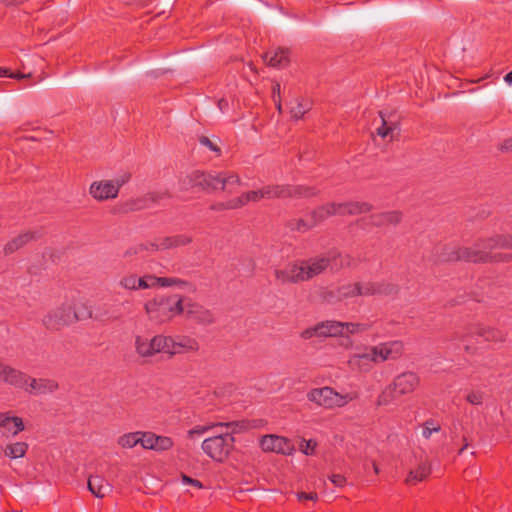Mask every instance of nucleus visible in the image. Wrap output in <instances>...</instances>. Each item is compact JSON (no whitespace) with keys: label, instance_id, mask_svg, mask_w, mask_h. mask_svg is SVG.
I'll return each instance as SVG.
<instances>
[{"label":"nucleus","instance_id":"11","mask_svg":"<svg viewBox=\"0 0 512 512\" xmlns=\"http://www.w3.org/2000/svg\"><path fill=\"white\" fill-rule=\"evenodd\" d=\"M78 320L77 313L70 303H63L49 310L42 318L43 326L49 331H59Z\"/></svg>","mask_w":512,"mask_h":512},{"label":"nucleus","instance_id":"59","mask_svg":"<svg viewBox=\"0 0 512 512\" xmlns=\"http://www.w3.org/2000/svg\"><path fill=\"white\" fill-rule=\"evenodd\" d=\"M480 249L483 251H489L490 253H494V250H496V249H512V247H501V246L488 247L486 245H480Z\"/></svg>","mask_w":512,"mask_h":512},{"label":"nucleus","instance_id":"51","mask_svg":"<svg viewBox=\"0 0 512 512\" xmlns=\"http://www.w3.org/2000/svg\"><path fill=\"white\" fill-rule=\"evenodd\" d=\"M199 142H200L202 145H204V146L208 147L211 151H213V152L217 153V155H220V153H221L220 148H219L216 144H214V143H213V142H212L208 137H206V136H201V137L199 138Z\"/></svg>","mask_w":512,"mask_h":512},{"label":"nucleus","instance_id":"33","mask_svg":"<svg viewBox=\"0 0 512 512\" xmlns=\"http://www.w3.org/2000/svg\"><path fill=\"white\" fill-rule=\"evenodd\" d=\"M141 431L128 432L117 438V444L123 449H132L141 442Z\"/></svg>","mask_w":512,"mask_h":512},{"label":"nucleus","instance_id":"61","mask_svg":"<svg viewBox=\"0 0 512 512\" xmlns=\"http://www.w3.org/2000/svg\"><path fill=\"white\" fill-rule=\"evenodd\" d=\"M218 107H219L220 111L224 112L228 107V101L223 98L220 99L218 101Z\"/></svg>","mask_w":512,"mask_h":512},{"label":"nucleus","instance_id":"45","mask_svg":"<svg viewBox=\"0 0 512 512\" xmlns=\"http://www.w3.org/2000/svg\"><path fill=\"white\" fill-rule=\"evenodd\" d=\"M155 444H156V448L154 451L156 452H164V451H168L170 450L173 445H174V442L172 440V438L168 437V436H162V435H158L157 439H155Z\"/></svg>","mask_w":512,"mask_h":512},{"label":"nucleus","instance_id":"18","mask_svg":"<svg viewBox=\"0 0 512 512\" xmlns=\"http://www.w3.org/2000/svg\"><path fill=\"white\" fill-rule=\"evenodd\" d=\"M376 364L388 360H397L404 352V344L401 341H390L372 346Z\"/></svg>","mask_w":512,"mask_h":512},{"label":"nucleus","instance_id":"42","mask_svg":"<svg viewBox=\"0 0 512 512\" xmlns=\"http://www.w3.org/2000/svg\"><path fill=\"white\" fill-rule=\"evenodd\" d=\"M288 227L291 230H295L298 232H307L308 230L312 229L314 227L311 219L309 221H306L304 219H292L288 222Z\"/></svg>","mask_w":512,"mask_h":512},{"label":"nucleus","instance_id":"16","mask_svg":"<svg viewBox=\"0 0 512 512\" xmlns=\"http://www.w3.org/2000/svg\"><path fill=\"white\" fill-rule=\"evenodd\" d=\"M273 275L279 285L304 282L303 268L301 267L300 261L290 262L283 267L275 268Z\"/></svg>","mask_w":512,"mask_h":512},{"label":"nucleus","instance_id":"6","mask_svg":"<svg viewBox=\"0 0 512 512\" xmlns=\"http://www.w3.org/2000/svg\"><path fill=\"white\" fill-rule=\"evenodd\" d=\"M420 385V377L412 371L397 375L379 394L377 406H387L401 396L413 393Z\"/></svg>","mask_w":512,"mask_h":512},{"label":"nucleus","instance_id":"7","mask_svg":"<svg viewBox=\"0 0 512 512\" xmlns=\"http://www.w3.org/2000/svg\"><path fill=\"white\" fill-rule=\"evenodd\" d=\"M372 205L368 202L349 201L343 203H327L315 208L310 213V219L315 226L334 215H359L371 211Z\"/></svg>","mask_w":512,"mask_h":512},{"label":"nucleus","instance_id":"55","mask_svg":"<svg viewBox=\"0 0 512 512\" xmlns=\"http://www.w3.org/2000/svg\"><path fill=\"white\" fill-rule=\"evenodd\" d=\"M329 479L336 487H343L346 483V478L341 474H332Z\"/></svg>","mask_w":512,"mask_h":512},{"label":"nucleus","instance_id":"1","mask_svg":"<svg viewBox=\"0 0 512 512\" xmlns=\"http://www.w3.org/2000/svg\"><path fill=\"white\" fill-rule=\"evenodd\" d=\"M480 245L488 247H512V235L498 234L491 237L479 238L470 246L445 247L441 255L442 261H465L470 263H491L492 253L480 249Z\"/></svg>","mask_w":512,"mask_h":512},{"label":"nucleus","instance_id":"46","mask_svg":"<svg viewBox=\"0 0 512 512\" xmlns=\"http://www.w3.org/2000/svg\"><path fill=\"white\" fill-rule=\"evenodd\" d=\"M140 279H141L142 283L140 286H138L139 290H145V289L159 286L160 280H159V277H157V276L147 274V275L140 277Z\"/></svg>","mask_w":512,"mask_h":512},{"label":"nucleus","instance_id":"52","mask_svg":"<svg viewBox=\"0 0 512 512\" xmlns=\"http://www.w3.org/2000/svg\"><path fill=\"white\" fill-rule=\"evenodd\" d=\"M512 261V254L492 253L491 263Z\"/></svg>","mask_w":512,"mask_h":512},{"label":"nucleus","instance_id":"30","mask_svg":"<svg viewBox=\"0 0 512 512\" xmlns=\"http://www.w3.org/2000/svg\"><path fill=\"white\" fill-rule=\"evenodd\" d=\"M156 336L157 353L168 354L169 357L175 355V339L171 336H165L162 334Z\"/></svg>","mask_w":512,"mask_h":512},{"label":"nucleus","instance_id":"4","mask_svg":"<svg viewBox=\"0 0 512 512\" xmlns=\"http://www.w3.org/2000/svg\"><path fill=\"white\" fill-rule=\"evenodd\" d=\"M303 268L304 282L322 274L328 268L331 271H338L341 268L351 266L353 258L348 254L329 253L328 255H321L300 261Z\"/></svg>","mask_w":512,"mask_h":512},{"label":"nucleus","instance_id":"39","mask_svg":"<svg viewBox=\"0 0 512 512\" xmlns=\"http://www.w3.org/2000/svg\"><path fill=\"white\" fill-rule=\"evenodd\" d=\"M159 280H160L159 286H161V287H169V286L177 285L182 289H186L187 291H195V287L191 283H189L185 280H181L179 278L159 277Z\"/></svg>","mask_w":512,"mask_h":512},{"label":"nucleus","instance_id":"60","mask_svg":"<svg viewBox=\"0 0 512 512\" xmlns=\"http://www.w3.org/2000/svg\"><path fill=\"white\" fill-rule=\"evenodd\" d=\"M30 76H31V74H30V73H29V74H23V73H20V72H18V73H12V72H10V74H9V77H10V78H14V79H18V80H20V79H24V78H28V77H30Z\"/></svg>","mask_w":512,"mask_h":512},{"label":"nucleus","instance_id":"29","mask_svg":"<svg viewBox=\"0 0 512 512\" xmlns=\"http://www.w3.org/2000/svg\"><path fill=\"white\" fill-rule=\"evenodd\" d=\"M264 61L271 67H284L288 64L287 52L283 49L267 52Z\"/></svg>","mask_w":512,"mask_h":512},{"label":"nucleus","instance_id":"53","mask_svg":"<svg viewBox=\"0 0 512 512\" xmlns=\"http://www.w3.org/2000/svg\"><path fill=\"white\" fill-rule=\"evenodd\" d=\"M297 496V499L300 501V502H303V501H307V500H310V501H316L318 499V495L317 493H314V492H310V493H306V492H298L296 494Z\"/></svg>","mask_w":512,"mask_h":512},{"label":"nucleus","instance_id":"12","mask_svg":"<svg viewBox=\"0 0 512 512\" xmlns=\"http://www.w3.org/2000/svg\"><path fill=\"white\" fill-rule=\"evenodd\" d=\"M201 447L204 453L214 461L224 462L234 447V437L228 432L220 433L206 438Z\"/></svg>","mask_w":512,"mask_h":512},{"label":"nucleus","instance_id":"34","mask_svg":"<svg viewBox=\"0 0 512 512\" xmlns=\"http://www.w3.org/2000/svg\"><path fill=\"white\" fill-rule=\"evenodd\" d=\"M311 109V102L303 98L295 99L294 104L290 107L291 117L298 120L301 119Z\"/></svg>","mask_w":512,"mask_h":512},{"label":"nucleus","instance_id":"62","mask_svg":"<svg viewBox=\"0 0 512 512\" xmlns=\"http://www.w3.org/2000/svg\"><path fill=\"white\" fill-rule=\"evenodd\" d=\"M276 97L280 98V84L279 83H276L273 86V98L276 99Z\"/></svg>","mask_w":512,"mask_h":512},{"label":"nucleus","instance_id":"20","mask_svg":"<svg viewBox=\"0 0 512 512\" xmlns=\"http://www.w3.org/2000/svg\"><path fill=\"white\" fill-rule=\"evenodd\" d=\"M40 236L41 235L38 231L22 232V233L18 234L17 236H15L14 238H12L11 240H9L4 245L3 253L6 256L11 255V254L15 253L16 251L20 250L21 248H23L25 245H27L31 241L37 240L38 238H40Z\"/></svg>","mask_w":512,"mask_h":512},{"label":"nucleus","instance_id":"15","mask_svg":"<svg viewBox=\"0 0 512 512\" xmlns=\"http://www.w3.org/2000/svg\"><path fill=\"white\" fill-rule=\"evenodd\" d=\"M359 296H393L399 292V286L386 280L358 282Z\"/></svg>","mask_w":512,"mask_h":512},{"label":"nucleus","instance_id":"35","mask_svg":"<svg viewBox=\"0 0 512 512\" xmlns=\"http://www.w3.org/2000/svg\"><path fill=\"white\" fill-rule=\"evenodd\" d=\"M28 450V444L25 442H15L8 444L4 448V454L10 459L22 458L25 456Z\"/></svg>","mask_w":512,"mask_h":512},{"label":"nucleus","instance_id":"10","mask_svg":"<svg viewBox=\"0 0 512 512\" xmlns=\"http://www.w3.org/2000/svg\"><path fill=\"white\" fill-rule=\"evenodd\" d=\"M477 337L482 338L486 342L495 343L506 340V334L497 328L483 325L473 326L466 333L459 335V339L465 343L464 351L468 355H476L478 353V347L473 343V340H476Z\"/></svg>","mask_w":512,"mask_h":512},{"label":"nucleus","instance_id":"8","mask_svg":"<svg viewBox=\"0 0 512 512\" xmlns=\"http://www.w3.org/2000/svg\"><path fill=\"white\" fill-rule=\"evenodd\" d=\"M262 199H286V198H311L320 193V190L314 186L307 185H289V184H271L260 188Z\"/></svg>","mask_w":512,"mask_h":512},{"label":"nucleus","instance_id":"40","mask_svg":"<svg viewBox=\"0 0 512 512\" xmlns=\"http://www.w3.org/2000/svg\"><path fill=\"white\" fill-rule=\"evenodd\" d=\"M486 398V393L479 389H471L468 390L465 395V400L474 406H480L484 403Z\"/></svg>","mask_w":512,"mask_h":512},{"label":"nucleus","instance_id":"38","mask_svg":"<svg viewBox=\"0 0 512 512\" xmlns=\"http://www.w3.org/2000/svg\"><path fill=\"white\" fill-rule=\"evenodd\" d=\"M141 283V279L137 274L127 273L120 278L118 285L125 290L137 291Z\"/></svg>","mask_w":512,"mask_h":512},{"label":"nucleus","instance_id":"22","mask_svg":"<svg viewBox=\"0 0 512 512\" xmlns=\"http://www.w3.org/2000/svg\"><path fill=\"white\" fill-rule=\"evenodd\" d=\"M348 363L353 369L361 371L370 370L371 363L376 364V358L372 346L365 347L362 352H358L350 356Z\"/></svg>","mask_w":512,"mask_h":512},{"label":"nucleus","instance_id":"23","mask_svg":"<svg viewBox=\"0 0 512 512\" xmlns=\"http://www.w3.org/2000/svg\"><path fill=\"white\" fill-rule=\"evenodd\" d=\"M370 224L374 227L396 226L402 221V213L398 210L372 214Z\"/></svg>","mask_w":512,"mask_h":512},{"label":"nucleus","instance_id":"26","mask_svg":"<svg viewBox=\"0 0 512 512\" xmlns=\"http://www.w3.org/2000/svg\"><path fill=\"white\" fill-rule=\"evenodd\" d=\"M431 474V464L429 461H421L415 469H411L405 479L408 485H415L425 480Z\"/></svg>","mask_w":512,"mask_h":512},{"label":"nucleus","instance_id":"28","mask_svg":"<svg viewBox=\"0 0 512 512\" xmlns=\"http://www.w3.org/2000/svg\"><path fill=\"white\" fill-rule=\"evenodd\" d=\"M236 425H237V423H235V422H217V423H212V424H208V425H197L194 428L188 430L187 437L189 439H195L196 437H200V436L204 435L205 433H207L208 431H210L213 428H217V427L230 428V427L236 426Z\"/></svg>","mask_w":512,"mask_h":512},{"label":"nucleus","instance_id":"37","mask_svg":"<svg viewBox=\"0 0 512 512\" xmlns=\"http://www.w3.org/2000/svg\"><path fill=\"white\" fill-rule=\"evenodd\" d=\"M163 238L165 243V250L186 246L192 242V237L185 234L168 236Z\"/></svg>","mask_w":512,"mask_h":512},{"label":"nucleus","instance_id":"17","mask_svg":"<svg viewBox=\"0 0 512 512\" xmlns=\"http://www.w3.org/2000/svg\"><path fill=\"white\" fill-rule=\"evenodd\" d=\"M260 447L264 452H275L283 455H291L294 451V446L287 438L274 434L262 436Z\"/></svg>","mask_w":512,"mask_h":512},{"label":"nucleus","instance_id":"13","mask_svg":"<svg viewBox=\"0 0 512 512\" xmlns=\"http://www.w3.org/2000/svg\"><path fill=\"white\" fill-rule=\"evenodd\" d=\"M343 325L340 321L326 320L316 323L304 329L300 333L303 340H310L312 338H328V337H342Z\"/></svg>","mask_w":512,"mask_h":512},{"label":"nucleus","instance_id":"21","mask_svg":"<svg viewBox=\"0 0 512 512\" xmlns=\"http://www.w3.org/2000/svg\"><path fill=\"white\" fill-rule=\"evenodd\" d=\"M380 126L376 128V134L383 139L389 137V141L395 138V133L399 134V122L392 120L393 114L387 116L383 111H379Z\"/></svg>","mask_w":512,"mask_h":512},{"label":"nucleus","instance_id":"5","mask_svg":"<svg viewBox=\"0 0 512 512\" xmlns=\"http://www.w3.org/2000/svg\"><path fill=\"white\" fill-rule=\"evenodd\" d=\"M182 296H159L145 303L144 309L150 321L163 324L171 321L176 315H181Z\"/></svg>","mask_w":512,"mask_h":512},{"label":"nucleus","instance_id":"44","mask_svg":"<svg viewBox=\"0 0 512 512\" xmlns=\"http://www.w3.org/2000/svg\"><path fill=\"white\" fill-rule=\"evenodd\" d=\"M343 325V336L348 334H357L368 329V325L361 323L341 322Z\"/></svg>","mask_w":512,"mask_h":512},{"label":"nucleus","instance_id":"41","mask_svg":"<svg viewBox=\"0 0 512 512\" xmlns=\"http://www.w3.org/2000/svg\"><path fill=\"white\" fill-rule=\"evenodd\" d=\"M422 436L425 439H430L433 433H438L441 430V425L433 419L426 420L422 425Z\"/></svg>","mask_w":512,"mask_h":512},{"label":"nucleus","instance_id":"19","mask_svg":"<svg viewBox=\"0 0 512 512\" xmlns=\"http://www.w3.org/2000/svg\"><path fill=\"white\" fill-rule=\"evenodd\" d=\"M114 187L110 180L94 181L89 187V194L97 201L115 199L118 193Z\"/></svg>","mask_w":512,"mask_h":512},{"label":"nucleus","instance_id":"31","mask_svg":"<svg viewBox=\"0 0 512 512\" xmlns=\"http://www.w3.org/2000/svg\"><path fill=\"white\" fill-rule=\"evenodd\" d=\"M175 355L196 352L199 350V343L194 338L181 337L175 340Z\"/></svg>","mask_w":512,"mask_h":512},{"label":"nucleus","instance_id":"24","mask_svg":"<svg viewBox=\"0 0 512 512\" xmlns=\"http://www.w3.org/2000/svg\"><path fill=\"white\" fill-rule=\"evenodd\" d=\"M0 428H3V436H16L25 429L24 422L21 417L9 416L8 413H0Z\"/></svg>","mask_w":512,"mask_h":512},{"label":"nucleus","instance_id":"50","mask_svg":"<svg viewBox=\"0 0 512 512\" xmlns=\"http://www.w3.org/2000/svg\"><path fill=\"white\" fill-rule=\"evenodd\" d=\"M232 203H234V199H231L227 202H217L210 206L212 211H224V210H234L239 209V207H232Z\"/></svg>","mask_w":512,"mask_h":512},{"label":"nucleus","instance_id":"47","mask_svg":"<svg viewBox=\"0 0 512 512\" xmlns=\"http://www.w3.org/2000/svg\"><path fill=\"white\" fill-rule=\"evenodd\" d=\"M147 247L148 246L146 244H134L125 250V252L123 253V257L125 259H129L134 256L141 255L145 252V249H147Z\"/></svg>","mask_w":512,"mask_h":512},{"label":"nucleus","instance_id":"56","mask_svg":"<svg viewBox=\"0 0 512 512\" xmlns=\"http://www.w3.org/2000/svg\"><path fill=\"white\" fill-rule=\"evenodd\" d=\"M166 197H168V194L166 192H153V193L147 194L146 199L151 200L153 202H157Z\"/></svg>","mask_w":512,"mask_h":512},{"label":"nucleus","instance_id":"58","mask_svg":"<svg viewBox=\"0 0 512 512\" xmlns=\"http://www.w3.org/2000/svg\"><path fill=\"white\" fill-rule=\"evenodd\" d=\"M499 150L501 152H511L512 151V137L505 139L499 146Z\"/></svg>","mask_w":512,"mask_h":512},{"label":"nucleus","instance_id":"25","mask_svg":"<svg viewBox=\"0 0 512 512\" xmlns=\"http://www.w3.org/2000/svg\"><path fill=\"white\" fill-rule=\"evenodd\" d=\"M135 351L141 358H151L157 353L156 336L148 339L143 336L135 337Z\"/></svg>","mask_w":512,"mask_h":512},{"label":"nucleus","instance_id":"54","mask_svg":"<svg viewBox=\"0 0 512 512\" xmlns=\"http://www.w3.org/2000/svg\"><path fill=\"white\" fill-rule=\"evenodd\" d=\"M129 179H130L129 175H122L119 178H116V179H113V180H110V181L115 186L114 188H116V192L119 193L120 188L124 184H126L129 181Z\"/></svg>","mask_w":512,"mask_h":512},{"label":"nucleus","instance_id":"3","mask_svg":"<svg viewBox=\"0 0 512 512\" xmlns=\"http://www.w3.org/2000/svg\"><path fill=\"white\" fill-rule=\"evenodd\" d=\"M241 185V179L237 174L220 172L217 174L193 171L181 180V189L189 190L199 188L205 192H213L221 189L233 193Z\"/></svg>","mask_w":512,"mask_h":512},{"label":"nucleus","instance_id":"64","mask_svg":"<svg viewBox=\"0 0 512 512\" xmlns=\"http://www.w3.org/2000/svg\"><path fill=\"white\" fill-rule=\"evenodd\" d=\"M504 79L508 84H512V71L507 73Z\"/></svg>","mask_w":512,"mask_h":512},{"label":"nucleus","instance_id":"9","mask_svg":"<svg viewBox=\"0 0 512 512\" xmlns=\"http://www.w3.org/2000/svg\"><path fill=\"white\" fill-rule=\"evenodd\" d=\"M355 398L354 393L340 394L329 386L313 388L307 393L310 402L324 409L344 407Z\"/></svg>","mask_w":512,"mask_h":512},{"label":"nucleus","instance_id":"57","mask_svg":"<svg viewBox=\"0 0 512 512\" xmlns=\"http://www.w3.org/2000/svg\"><path fill=\"white\" fill-rule=\"evenodd\" d=\"M182 482L184 484L193 485V486H195V487H197L199 489L203 488V485H202V483L199 480L193 479V478H191V477H189L187 475H182Z\"/></svg>","mask_w":512,"mask_h":512},{"label":"nucleus","instance_id":"2","mask_svg":"<svg viewBox=\"0 0 512 512\" xmlns=\"http://www.w3.org/2000/svg\"><path fill=\"white\" fill-rule=\"evenodd\" d=\"M0 382L35 396L53 394L59 390V383L55 379L32 377L3 361H0Z\"/></svg>","mask_w":512,"mask_h":512},{"label":"nucleus","instance_id":"36","mask_svg":"<svg viewBox=\"0 0 512 512\" xmlns=\"http://www.w3.org/2000/svg\"><path fill=\"white\" fill-rule=\"evenodd\" d=\"M262 199L261 190L260 188L257 190H252L243 193L237 198H234V203H232V207H243L247 205L249 202H259Z\"/></svg>","mask_w":512,"mask_h":512},{"label":"nucleus","instance_id":"14","mask_svg":"<svg viewBox=\"0 0 512 512\" xmlns=\"http://www.w3.org/2000/svg\"><path fill=\"white\" fill-rule=\"evenodd\" d=\"M182 303L183 305H181V307L183 308V311L181 312V315H184L187 320L200 325H210L214 323L215 317L209 309L197 302H194L192 299L183 296Z\"/></svg>","mask_w":512,"mask_h":512},{"label":"nucleus","instance_id":"32","mask_svg":"<svg viewBox=\"0 0 512 512\" xmlns=\"http://www.w3.org/2000/svg\"><path fill=\"white\" fill-rule=\"evenodd\" d=\"M333 297L336 298L338 301L347 299V298H353L359 296V284L356 283H348L345 285H342L337 288L335 292L332 293Z\"/></svg>","mask_w":512,"mask_h":512},{"label":"nucleus","instance_id":"48","mask_svg":"<svg viewBox=\"0 0 512 512\" xmlns=\"http://www.w3.org/2000/svg\"><path fill=\"white\" fill-rule=\"evenodd\" d=\"M316 446H317L316 441H314L312 439H309V440L302 439L299 448H300V451L302 453H304L305 455H312L315 452Z\"/></svg>","mask_w":512,"mask_h":512},{"label":"nucleus","instance_id":"27","mask_svg":"<svg viewBox=\"0 0 512 512\" xmlns=\"http://www.w3.org/2000/svg\"><path fill=\"white\" fill-rule=\"evenodd\" d=\"M88 489L97 498H103L111 491L110 484L101 476H91L88 479Z\"/></svg>","mask_w":512,"mask_h":512},{"label":"nucleus","instance_id":"49","mask_svg":"<svg viewBox=\"0 0 512 512\" xmlns=\"http://www.w3.org/2000/svg\"><path fill=\"white\" fill-rule=\"evenodd\" d=\"M148 247L145 252H156L165 250L164 238H157L154 241L145 243Z\"/></svg>","mask_w":512,"mask_h":512},{"label":"nucleus","instance_id":"63","mask_svg":"<svg viewBox=\"0 0 512 512\" xmlns=\"http://www.w3.org/2000/svg\"><path fill=\"white\" fill-rule=\"evenodd\" d=\"M10 70L4 67H0V77L7 76L9 77Z\"/></svg>","mask_w":512,"mask_h":512},{"label":"nucleus","instance_id":"43","mask_svg":"<svg viewBox=\"0 0 512 512\" xmlns=\"http://www.w3.org/2000/svg\"><path fill=\"white\" fill-rule=\"evenodd\" d=\"M141 442H140V446L143 448V449H148V450H155V439H157L158 435H156L155 433L153 432H150V431H141Z\"/></svg>","mask_w":512,"mask_h":512}]
</instances>
